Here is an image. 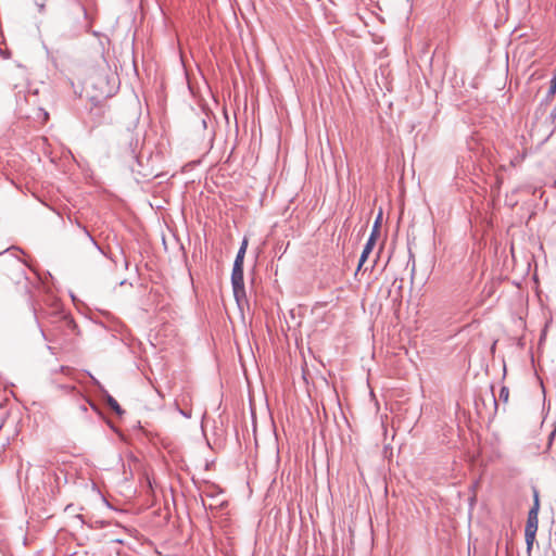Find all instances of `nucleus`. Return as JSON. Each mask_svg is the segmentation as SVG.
Here are the masks:
<instances>
[{
	"mask_svg": "<svg viewBox=\"0 0 556 556\" xmlns=\"http://www.w3.org/2000/svg\"><path fill=\"white\" fill-rule=\"evenodd\" d=\"M539 509H540V501H539V493L534 490V501L533 506L529 510L528 519L526 523L525 529V536H526V543L527 548L530 551L533 546V543L535 541V534L539 527Z\"/></svg>",
	"mask_w": 556,
	"mask_h": 556,
	"instance_id": "nucleus-1",
	"label": "nucleus"
},
{
	"mask_svg": "<svg viewBox=\"0 0 556 556\" xmlns=\"http://www.w3.org/2000/svg\"><path fill=\"white\" fill-rule=\"evenodd\" d=\"M231 285L233 295L237 301L245 295L244 280H243V266L233 265L231 273Z\"/></svg>",
	"mask_w": 556,
	"mask_h": 556,
	"instance_id": "nucleus-2",
	"label": "nucleus"
},
{
	"mask_svg": "<svg viewBox=\"0 0 556 556\" xmlns=\"http://www.w3.org/2000/svg\"><path fill=\"white\" fill-rule=\"evenodd\" d=\"M375 243H376V237H375V230H374L372 233L370 235L369 239L367 240V242L363 249V252L361 254L362 261L367 260V257L369 256V254L371 253V251L374 249Z\"/></svg>",
	"mask_w": 556,
	"mask_h": 556,
	"instance_id": "nucleus-3",
	"label": "nucleus"
},
{
	"mask_svg": "<svg viewBox=\"0 0 556 556\" xmlns=\"http://www.w3.org/2000/svg\"><path fill=\"white\" fill-rule=\"evenodd\" d=\"M247 247H248V240L244 239L241 243V247L237 253V256H236V260H235V263L233 265H240V266H243V260H244V255H245V251H247Z\"/></svg>",
	"mask_w": 556,
	"mask_h": 556,
	"instance_id": "nucleus-4",
	"label": "nucleus"
},
{
	"mask_svg": "<svg viewBox=\"0 0 556 556\" xmlns=\"http://www.w3.org/2000/svg\"><path fill=\"white\" fill-rule=\"evenodd\" d=\"M108 405L110 406V408L112 410H114L117 415H122L124 413V410L121 408L119 404L117 403V401L111 396V395H108Z\"/></svg>",
	"mask_w": 556,
	"mask_h": 556,
	"instance_id": "nucleus-5",
	"label": "nucleus"
},
{
	"mask_svg": "<svg viewBox=\"0 0 556 556\" xmlns=\"http://www.w3.org/2000/svg\"><path fill=\"white\" fill-rule=\"evenodd\" d=\"M83 233L85 235L86 239L102 254H105L104 251L100 248V245L97 243V241L93 239V237L89 233V231L85 227H80Z\"/></svg>",
	"mask_w": 556,
	"mask_h": 556,
	"instance_id": "nucleus-6",
	"label": "nucleus"
},
{
	"mask_svg": "<svg viewBox=\"0 0 556 556\" xmlns=\"http://www.w3.org/2000/svg\"><path fill=\"white\" fill-rule=\"evenodd\" d=\"M41 334L45 340L56 343L59 341L58 333L55 330L51 331L49 334L41 329Z\"/></svg>",
	"mask_w": 556,
	"mask_h": 556,
	"instance_id": "nucleus-7",
	"label": "nucleus"
},
{
	"mask_svg": "<svg viewBox=\"0 0 556 556\" xmlns=\"http://www.w3.org/2000/svg\"><path fill=\"white\" fill-rule=\"evenodd\" d=\"M80 33H81V27L73 26L66 33V37L70 38V39L76 38V37H78L80 35Z\"/></svg>",
	"mask_w": 556,
	"mask_h": 556,
	"instance_id": "nucleus-8",
	"label": "nucleus"
},
{
	"mask_svg": "<svg viewBox=\"0 0 556 556\" xmlns=\"http://www.w3.org/2000/svg\"><path fill=\"white\" fill-rule=\"evenodd\" d=\"M508 397H509V389L507 387H502L500 394H498V400L504 403H507Z\"/></svg>",
	"mask_w": 556,
	"mask_h": 556,
	"instance_id": "nucleus-9",
	"label": "nucleus"
},
{
	"mask_svg": "<svg viewBox=\"0 0 556 556\" xmlns=\"http://www.w3.org/2000/svg\"><path fill=\"white\" fill-rule=\"evenodd\" d=\"M62 325H63L64 327H66L67 329H71V330H74V329L76 328L75 323H74L72 319H68V318H66V317H64V318L62 319Z\"/></svg>",
	"mask_w": 556,
	"mask_h": 556,
	"instance_id": "nucleus-10",
	"label": "nucleus"
},
{
	"mask_svg": "<svg viewBox=\"0 0 556 556\" xmlns=\"http://www.w3.org/2000/svg\"><path fill=\"white\" fill-rule=\"evenodd\" d=\"M178 410L186 418H190L191 417V410H184V409H180V408H178Z\"/></svg>",
	"mask_w": 556,
	"mask_h": 556,
	"instance_id": "nucleus-11",
	"label": "nucleus"
},
{
	"mask_svg": "<svg viewBox=\"0 0 556 556\" xmlns=\"http://www.w3.org/2000/svg\"><path fill=\"white\" fill-rule=\"evenodd\" d=\"M503 180L498 176L496 177V189L500 190Z\"/></svg>",
	"mask_w": 556,
	"mask_h": 556,
	"instance_id": "nucleus-12",
	"label": "nucleus"
},
{
	"mask_svg": "<svg viewBox=\"0 0 556 556\" xmlns=\"http://www.w3.org/2000/svg\"><path fill=\"white\" fill-rule=\"evenodd\" d=\"M365 262H366V261H362V257H359L358 266H357V270H361V269H362V267H363V265H364V263H365Z\"/></svg>",
	"mask_w": 556,
	"mask_h": 556,
	"instance_id": "nucleus-13",
	"label": "nucleus"
},
{
	"mask_svg": "<svg viewBox=\"0 0 556 556\" xmlns=\"http://www.w3.org/2000/svg\"><path fill=\"white\" fill-rule=\"evenodd\" d=\"M81 12H83L84 16L86 17L87 16V12H86V10L84 8L81 9Z\"/></svg>",
	"mask_w": 556,
	"mask_h": 556,
	"instance_id": "nucleus-14",
	"label": "nucleus"
},
{
	"mask_svg": "<svg viewBox=\"0 0 556 556\" xmlns=\"http://www.w3.org/2000/svg\"><path fill=\"white\" fill-rule=\"evenodd\" d=\"M43 117H45V121L48 118V113L47 112L43 113Z\"/></svg>",
	"mask_w": 556,
	"mask_h": 556,
	"instance_id": "nucleus-15",
	"label": "nucleus"
},
{
	"mask_svg": "<svg viewBox=\"0 0 556 556\" xmlns=\"http://www.w3.org/2000/svg\"><path fill=\"white\" fill-rule=\"evenodd\" d=\"M378 223H379V218L375 222V229L377 228Z\"/></svg>",
	"mask_w": 556,
	"mask_h": 556,
	"instance_id": "nucleus-16",
	"label": "nucleus"
},
{
	"mask_svg": "<svg viewBox=\"0 0 556 556\" xmlns=\"http://www.w3.org/2000/svg\"><path fill=\"white\" fill-rule=\"evenodd\" d=\"M493 400H494V405L497 407V401L494 396H493Z\"/></svg>",
	"mask_w": 556,
	"mask_h": 556,
	"instance_id": "nucleus-17",
	"label": "nucleus"
},
{
	"mask_svg": "<svg viewBox=\"0 0 556 556\" xmlns=\"http://www.w3.org/2000/svg\"><path fill=\"white\" fill-rule=\"evenodd\" d=\"M554 88H556V77L553 79Z\"/></svg>",
	"mask_w": 556,
	"mask_h": 556,
	"instance_id": "nucleus-18",
	"label": "nucleus"
}]
</instances>
